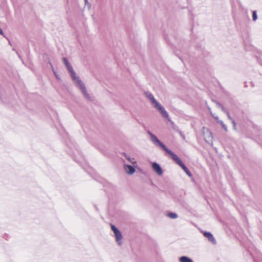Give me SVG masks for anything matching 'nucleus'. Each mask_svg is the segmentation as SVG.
<instances>
[{
  "label": "nucleus",
  "instance_id": "15",
  "mask_svg": "<svg viewBox=\"0 0 262 262\" xmlns=\"http://www.w3.org/2000/svg\"><path fill=\"white\" fill-rule=\"evenodd\" d=\"M125 158L128 161H129L133 165L134 167L137 166V162L135 161H133V159L131 158L130 156H125Z\"/></svg>",
  "mask_w": 262,
  "mask_h": 262
},
{
  "label": "nucleus",
  "instance_id": "10",
  "mask_svg": "<svg viewBox=\"0 0 262 262\" xmlns=\"http://www.w3.org/2000/svg\"><path fill=\"white\" fill-rule=\"evenodd\" d=\"M217 105L219 108H221L223 112L226 114L227 117L229 119L231 120V121L232 120H233L231 117L230 116L229 113L225 109V108L221 104H217Z\"/></svg>",
  "mask_w": 262,
  "mask_h": 262
},
{
  "label": "nucleus",
  "instance_id": "16",
  "mask_svg": "<svg viewBox=\"0 0 262 262\" xmlns=\"http://www.w3.org/2000/svg\"><path fill=\"white\" fill-rule=\"evenodd\" d=\"M167 216L172 219H176L178 217V215L174 212H169L167 214Z\"/></svg>",
  "mask_w": 262,
  "mask_h": 262
},
{
  "label": "nucleus",
  "instance_id": "2",
  "mask_svg": "<svg viewBox=\"0 0 262 262\" xmlns=\"http://www.w3.org/2000/svg\"><path fill=\"white\" fill-rule=\"evenodd\" d=\"M144 95L150 101L152 107L160 114L161 116L165 120L170 121V119L168 113L163 106L155 99L154 95L149 92H145Z\"/></svg>",
  "mask_w": 262,
  "mask_h": 262
},
{
  "label": "nucleus",
  "instance_id": "12",
  "mask_svg": "<svg viewBox=\"0 0 262 262\" xmlns=\"http://www.w3.org/2000/svg\"><path fill=\"white\" fill-rule=\"evenodd\" d=\"M181 167L183 169V170L185 172V173L188 177H192V174H191L190 172L189 171L188 168L186 167V166L184 164L181 165Z\"/></svg>",
  "mask_w": 262,
  "mask_h": 262
},
{
  "label": "nucleus",
  "instance_id": "22",
  "mask_svg": "<svg viewBox=\"0 0 262 262\" xmlns=\"http://www.w3.org/2000/svg\"><path fill=\"white\" fill-rule=\"evenodd\" d=\"M211 115L215 119V120L216 121L217 119H219V118L217 117V116H215L214 114H213L212 113H211Z\"/></svg>",
  "mask_w": 262,
  "mask_h": 262
},
{
  "label": "nucleus",
  "instance_id": "8",
  "mask_svg": "<svg viewBox=\"0 0 262 262\" xmlns=\"http://www.w3.org/2000/svg\"><path fill=\"white\" fill-rule=\"evenodd\" d=\"M204 236L207 238L212 243L215 244H216V241L213 237V235L210 232H203Z\"/></svg>",
  "mask_w": 262,
  "mask_h": 262
},
{
  "label": "nucleus",
  "instance_id": "19",
  "mask_svg": "<svg viewBox=\"0 0 262 262\" xmlns=\"http://www.w3.org/2000/svg\"><path fill=\"white\" fill-rule=\"evenodd\" d=\"M252 16H253V20L254 21L256 20L257 17V14H256V11H254L253 12Z\"/></svg>",
  "mask_w": 262,
  "mask_h": 262
},
{
  "label": "nucleus",
  "instance_id": "17",
  "mask_svg": "<svg viewBox=\"0 0 262 262\" xmlns=\"http://www.w3.org/2000/svg\"><path fill=\"white\" fill-rule=\"evenodd\" d=\"M50 65H51V69H52L55 77H56V78L57 79L59 80L60 79L59 76L57 74V72L54 71L53 66L51 64V63H50Z\"/></svg>",
  "mask_w": 262,
  "mask_h": 262
},
{
  "label": "nucleus",
  "instance_id": "20",
  "mask_svg": "<svg viewBox=\"0 0 262 262\" xmlns=\"http://www.w3.org/2000/svg\"><path fill=\"white\" fill-rule=\"evenodd\" d=\"M84 4L85 5H88L89 6V7L90 8V6H91V5L89 3V1L88 0H84Z\"/></svg>",
  "mask_w": 262,
  "mask_h": 262
},
{
  "label": "nucleus",
  "instance_id": "1",
  "mask_svg": "<svg viewBox=\"0 0 262 262\" xmlns=\"http://www.w3.org/2000/svg\"><path fill=\"white\" fill-rule=\"evenodd\" d=\"M62 61L70 74L71 77L76 86L80 90L83 96L87 99H90V95L86 92V88L84 83L81 81L78 76L76 75L71 65L66 58H63Z\"/></svg>",
  "mask_w": 262,
  "mask_h": 262
},
{
  "label": "nucleus",
  "instance_id": "4",
  "mask_svg": "<svg viewBox=\"0 0 262 262\" xmlns=\"http://www.w3.org/2000/svg\"><path fill=\"white\" fill-rule=\"evenodd\" d=\"M202 133L204 136V140L208 144H211V145H213L212 140L213 136L211 132L207 128L203 127L202 129Z\"/></svg>",
  "mask_w": 262,
  "mask_h": 262
},
{
  "label": "nucleus",
  "instance_id": "3",
  "mask_svg": "<svg viewBox=\"0 0 262 262\" xmlns=\"http://www.w3.org/2000/svg\"><path fill=\"white\" fill-rule=\"evenodd\" d=\"M111 228L114 234L116 242L119 246H121L123 244V236L121 231L114 225H111Z\"/></svg>",
  "mask_w": 262,
  "mask_h": 262
},
{
  "label": "nucleus",
  "instance_id": "11",
  "mask_svg": "<svg viewBox=\"0 0 262 262\" xmlns=\"http://www.w3.org/2000/svg\"><path fill=\"white\" fill-rule=\"evenodd\" d=\"M165 151L167 152L168 154H169L171 158L173 159V160L175 161L176 159L178 158L177 155H176L174 152H173L171 150L168 149V148L166 149Z\"/></svg>",
  "mask_w": 262,
  "mask_h": 262
},
{
  "label": "nucleus",
  "instance_id": "9",
  "mask_svg": "<svg viewBox=\"0 0 262 262\" xmlns=\"http://www.w3.org/2000/svg\"><path fill=\"white\" fill-rule=\"evenodd\" d=\"M179 261L180 262H193V260L191 258L186 256L180 257L179 258Z\"/></svg>",
  "mask_w": 262,
  "mask_h": 262
},
{
  "label": "nucleus",
  "instance_id": "13",
  "mask_svg": "<svg viewBox=\"0 0 262 262\" xmlns=\"http://www.w3.org/2000/svg\"><path fill=\"white\" fill-rule=\"evenodd\" d=\"M216 122L218 123L219 124H220L222 126V127L224 128V129L227 132L228 130V128H227V126L226 124H224V123L223 122V121H222L221 120H220L219 119H217L216 121Z\"/></svg>",
  "mask_w": 262,
  "mask_h": 262
},
{
  "label": "nucleus",
  "instance_id": "18",
  "mask_svg": "<svg viewBox=\"0 0 262 262\" xmlns=\"http://www.w3.org/2000/svg\"><path fill=\"white\" fill-rule=\"evenodd\" d=\"M178 164L179 165V166L181 167V165L184 164L183 162H182L181 160L178 157L177 158L176 160L174 161Z\"/></svg>",
  "mask_w": 262,
  "mask_h": 262
},
{
  "label": "nucleus",
  "instance_id": "7",
  "mask_svg": "<svg viewBox=\"0 0 262 262\" xmlns=\"http://www.w3.org/2000/svg\"><path fill=\"white\" fill-rule=\"evenodd\" d=\"M135 167L134 166H132L128 164H124V169L125 171V172L128 174V175H132L134 174L136 170L134 168Z\"/></svg>",
  "mask_w": 262,
  "mask_h": 262
},
{
  "label": "nucleus",
  "instance_id": "21",
  "mask_svg": "<svg viewBox=\"0 0 262 262\" xmlns=\"http://www.w3.org/2000/svg\"><path fill=\"white\" fill-rule=\"evenodd\" d=\"M231 122H232V123L233 124V128L234 129H235L236 128V123H235V122L234 121V120H232Z\"/></svg>",
  "mask_w": 262,
  "mask_h": 262
},
{
  "label": "nucleus",
  "instance_id": "14",
  "mask_svg": "<svg viewBox=\"0 0 262 262\" xmlns=\"http://www.w3.org/2000/svg\"><path fill=\"white\" fill-rule=\"evenodd\" d=\"M216 122L218 123L219 124H220L222 126V127L224 128V129L227 132L228 130V128H227V126L226 124H224V123L223 122V121H222L221 120H220L219 119H217L216 121Z\"/></svg>",
  "mask_w": 262,
  "mask_h": 262
},
{
  "label": "nucleus",
  "instance_id": "5",
  "mask_svg": "<svg viewBox=\"0 0 262 262\" xmlns=\"http://www.w3.org/2000/svg\"><path fill=\"white\" fill-rule=\"evenodd\" d=\"M148 134L149 135L150 140L155 145L161 147L165 151L166 150L167 148V147L162 143L155 135L150 132H148Z\"/></svg>",
  "mask_w": 262,
  "mask_h": 262
},
{
  "label": "nucleus",
  "instance_id": "23",
  "mask_svg": "<svg viewBox=\"0 0 262 262\" xmlns=\"http://www.w3.org/2000/svg\"><path fill=\"white\" fill-rule=\"evenodd\" d=\"M0 34L1 35H3V30L0 29Z\"/></svg>",
  "mask_w": 262,
  "mask_h": 262
},
{
  "label": "nucleus",
  "instance_id": "6",
  "mask_svg": "<svg viewBox=\"0 0 262 262\" xmlns=\"http://www.w3.org/2000/svg\"><path fill=\"white\" fill-rule=\"evenodd\" d=\"M151 167L153 170L158 176H161L163 174V170L158 163L156 162H153L151 164Z\"/></svg>",
  "mask_w": 262,
  "mask_h": 262
}]
</instances>
